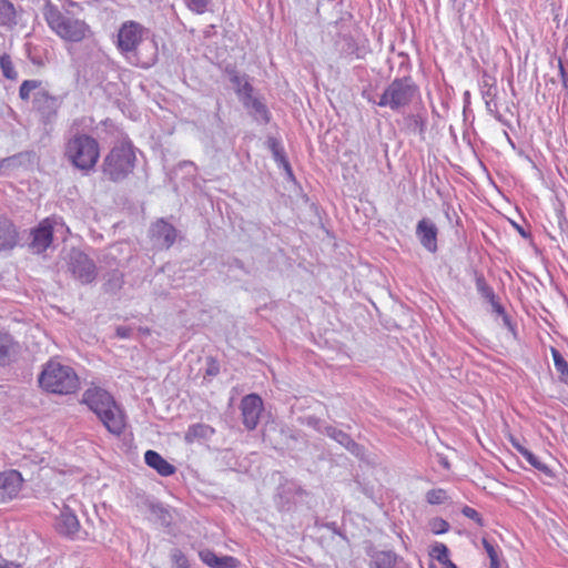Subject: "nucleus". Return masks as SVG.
I'll list each match as a JSON object with an SVG mask.
<instances>
[{"label":"nucleus","mask_w":568,"mask_h":568,"mask_svg":"<svg viewBox=\"0 0 568 568\" xmlns=\"http://www.w3.org/2000/svg\"><path fill=\"white\" fill-rule=\"evenodd\" d=\"M488 290H491V288L489 286H487L485 283H483L481 292H483L484 296L489 300Z\"/></svg>","instance_id":"obj_42"},{"label":"nucleus","mask_w":568,"mask_h":568,"mask_svg":"<svg viewBox=\"0 0 568 568\" xmlns=\"http://www.w3.org/2000/svg\"><path fill=\"white\" fill-rule=\"evenodd\" d=\"M42 16L49 29L63 41L78 43L93 34L85 20L62 11L51 0L44 2Z\"/></svg>","instance_id":"obj_2"},{"label":"nucleus","mask_w":568,"mask_h":568,"mask_svg":"<svg viewBox=\"0 0 568 568\" xmlns=\"http://www.w3.org/2000/svg\"><path fill=\"white\" fill-rule=\"evenodd\" d=\"M58 224L55 216L43 219L37 227L31 231L30 248L38 254L45 252L53 241V230Z\"/></svg>","instance_id":"obj_7"},{"label":"nucleus","mask_w":568,"mask_h":568,"mask_svg":"<svg viewBox=\"0 0 568 568\" xmlns=\"http://www.w3.org/2000/svg\"><path fill=\"white\" fill-rule=\"evenodd\" d=\"M0 568H22V566L12 561H6L4 564L0 565Z\"/></svg>","instance_id":"obj_41"},{"label":"nucleus","mask_w":568,"mask_h":568,"mask_svg":"<svg viewBox=\"0 0 568 568\" xmlns=\"http://www.w3.org/2000/svg\"><path fill=\"white\" fill-rule=\"evenodd\" d=\"M509 442L532 467H535L536 469L540 470L546 475H549L551 473L550 468L545 463L540 462L539 458L536 455H534L530 450L525 448L516 437L510 435Z\"/></svg>","instance_id":"obj_21"},{"label":"nucleus","mask_w":568,"mask_h":568,"mask_svg":"<svg viewBox=\"0 0 568 568\" xmlns=\"http://www.w3.org/2000/svg\"><path fill=\"white\" fill-rule=\"evenodd\" d=\"M144 462L149 467L153 468L159 475L164 477L171 476L176 471L175 466L169 463L155 450H146L144 454Z\"/></svg>","instance_id":"obj_18"},{"label":"nucleus","mask_w":568,"mask_h":568,"mask_svg":"<svg viewBox=\"0 0 568 568\" xmlns=\"http://www.w3.org/2000/svg\"><path fill=\"white\" fill-rule=\"evenodd\" d=\"M481 544L489 557V568H500L498 548L487 538H483Z\"/></svg>","instance_id":"obj_26"},{"label":"nucleus","mask_w":568,"mask_h":568,"mask_svg":"<svg viewBox=\"0 0 568 568\" xmlns=\"http://www.w3.org/2000/svg\"><path fill=\"white\" fill-rule=\"evenodd\" d=\"M81 402L85 404L97 417L101 416L103 410H108L116 403L109 392L97 386L85 389Z\"/></svg>","instance_id":"obj_9"},{"label":"nucleus","mask_w":568,"mask_h":568,"mask_svg":"<svg viewBox=\"0 0 568 568\" xmlns=\"http://www.w3.org/2000/svg\"><path fill=\"white\" fill-rule=\"evenodd\" d=\"M417 92L416 87L408 78L395 79L383 92L378 101L379 106L398 110L408 105Z\"/></svg>","instance_id":"obj_6"},{"label":"nucleus","mask_w":568,"mask_h":568,"mask_svg":"<svg viewBox=\"0 0 568 568\" xmlns=\"http://www.w3.org/2000/svg\"><path fill=\"white\" fill-rule=\"evenodd\" d=\"M151 234L152 237L159 241L165 248H169L174 244L178 235L175 227L163 219H160L152 224Z\"/></svg>","instance_id":"obj_15"},{"label":"nucleus","mask_w":568,"mask_h":568,"mask_svg":"<svg viewBox=\"0 0 568 568\" xmlns=\"http://www.w3.org/2000/svg\"><path fill=\"white\" fill-rule=\"evenodd\" d=\"M0 68L4 78L9 80H16L18 72L14 69L11 57L8 53L0 55Z\"/></svg>","instance_id":"obj_24"},{"label":"nucleus","mask_w":568,"mask_h":568,"mask_svg":"<svg viewBox=\"0 0 568 568\" xmlns=\"http://www.w3.org/2000/svg\"><path fill=\"white\" fill-rule=\"evenodd\" d=\"M448 499L447 491L443 488H434L427 491L426 500L430 505H440Z\"/></svg>","instance_id":"obj_28"},{"label":"nucleus","mask_w":568,"mask_h":568,"mask_svg":"<svg viewBox=\"0 0 568 568\" xmlns=\"http://www.w3.org/2000/svg\"><path fill=\"white\" fill-rule=\"evenodd\" d=\"M559 72L562 80V84L568 88V74L561 61H559Z\"/></svg>","instance_id":"obj_40"},{"label":"nucleus","mask_w":568,"mask_h":568,"mask_svg":"<svg viewBox=\"0 0 568 568\" xmlns=\"http://www.w3.org/2000/svg\"><path fill=\"white\" fill-rule=\"evenodd\" d=\"M0 14L6 16L9 19L14 18V7L9 0H0Z\"/></svg>","instance_id":"obj_36"},{"label":"nucleus","mask_w":568,"mask_h":568,"mask_svg":"<svg viewBox=\"0 0 568 568\" xmlns=\"http://www.w3.org/2000/svg\"><path fill=\"white\" fill-rule=\"evenodd\" d=\"M39 385L52 394L68 395L79 389L80 382L77 373L70 366L50 359L39 375Z\"/></svg>","instance_id":"obj_5"},{"label":"nucleus","mask_w":568,"mask_h":568,"mask_svg":"<svg viewBox=\"0 0 568 568\" xmlns=\"http://www.w3.org/2000/svg\"><path fill=\"white\" fill-rule=\"evenodd\" d=\"M136 162L135 149L131 141L124 140L108 152L102 162V174L111 182H121L133 173Z\"/></svg>","instance_id":"obj_4"},{"label":"nucleus","mask_w":568,"mask_h":568,"mask_svg":"<svg viewBox=\"0 0 568 568\" xmlns=\"http://www.w3.org/2000/svg\"><path fill=\"white\" fill-rule=\"evenodd\" d=\"M242 422L246 429L253 430L260 423L264 404L260 395L252 393L244 396L240 405Z\"/></svg>","instance_id":"obj_8"},{"label":"nucleus","mask_w":568,"mask_h":568,"mask_svg":"<svg viewBox=\"0 0 568 568\" xmlns=\"http://www.w3.org/2000/svg\"><path fill=\"white\" fill-rule=\"evenodd\" d=\"M144 34L145 28L141 23L133 20L124 21L116 32L114 44L133 65L149 69L156 61L158 48L152 43L148 54L142 55L140 48L143 44Z\"/></svg>","instance_id":"obj_1"},{"label":"nucleus","mask_w":568,"mask_h":568,"mask_svg":"<svg viewBox=\"0 0 568 568\" xmlns=\"http://www.w3.org/2000/svg\"><path fill=\"white\" fill-rule=\"evenodd\" d=\"M33 104L42 115L51 116L57 113V99L47 91L38 92L33 99Z\"/></svg>","instance_id":"obj_20"},{"label":"nucleus","mask_w":568,"mask_h":568,"mask_svg":"<svg viewBox=\"0 0 568 568\" xmlns=\"http://www.w3.org/2000/svg\"><path fill=\"white\" fill-rule=\"evenodd\" d=\"M158 514L164 521L169 523L172 519L170 511L163 507H158Z\"/></svg>","instance_id":"obj_39"},{"label":"nucleus","mask_w":568,"mask_h":568,"mask_svg":"<svg viewBox=\"0 0 568 568\" xmlns=\"http://www.w3.org/2000/svg\"><path fill=\"white\" fill-rule=\"evenodd\" d=\"M64 156L72 166L88 173L94 170L99 162L100 144L90 134L77 133L67 140Z\"/></svg>","instance_id":"obj_3"},{"label":"nucleus","mask_w":568,"mask_h":568,"mask_svg":"<svg viewBox=\"0 0 568 568\" xmlns=\"http://www.w3.org/2000/svg\"><path fill=\"white\" fill-rule=\"evenodd\" d=\"M186 7L194 13L202 14L206 12L211 0H184Z\"/></svg>","instance_id":"obj_32"},{"label":"nucleus","mask_w":568,"mask_h":568,"mask_svg":"<svg viewBox=\"0 0 568 568\" xmlns=\"http://www.w3.org/2000/svg\"><path fill=\"white\" fill-rule=\"evenodd\" d=\"M236 94L241 98L243 104H248L247 101L252 100L253 97V87L247 82L244 81L243 84L240 88H236Z\"/></svg>","instance_id":"obj_33"},{"label":"nucleus","mask_w":568,"mask_h":568,"mask_svg":"<svg viewBox=\"0 0 568 568\" xmlns=\"http://www.w3.org/2000/svg\"><path fill=\"white\" fill-rule=\"evenodd\" d=\"M54 528L58 534L73 538L80 529V521L69 506H64L57 517Z\"/></svg>","instance_id":"obj_14"},{"label":"nucleus","mask_w":568,"mask_h":568,"mask_svg":"<svg viewBox=\"0 0 568 568\" xmlns=\"http://www.w3.org/2000/svg\"><path fill=\"white\" fill-rule=\"evenodd\" d=\"M247 102L248 104H244L245 108L252 109L255 114L260 115L263 120L268 121V110L263 102H261L257 98H253Z\"/></svg>","instance_id":"obj_30"},{"label":"nucleus","mask_w":568,"mask_h":568,"mask_svg":"<svg viewBox=\"0 0 568 568\" xmlns=\"http://www.w3.org/2000/svg\"><path fill=\"white\" fill-rule=\"evenodd\" d=\"M462 514L474 520L479 527H483L484 526V520H483V517L480 516V514L473 507H469V506H464L462 508Z\"/></svg>","instance_id":"obj_34"},{"label":"nucleus","mask_w":568,"mask_h":568,"mask_svg":"<svg viewBox=\"0 0 568 568\" xmlns=\"http://www.w3.org/2000/svg\"><path fill=\"white\" fill-rule=\"evenodd\" d=\"M550 353H551V356L554 359L555 368L559 374L560 382L568 383V363H567V361L564 358V356L560 354V352L555 347L550 348Z\"/></svg>","instance_id":"obj_23"},{"label":"nucleus","mask_w":568,"mask_h":568,"mask_svg":"<svg viewBox=\"0 0 568 568\" xmlns=\"http://www.w3.org/2000/svg\"><path fill=\"white\" fill-rule=\"evenodd\" d=\"M210 430V427L202 424H195L189 427L187 432L185 433V440L187 443H193L197 438L205 437L207 435V432Z\"/></svg>","instance_id":"obj_27"},{"label":"nucleus","mask_w":568,"mask_h":568,"mask_svg":"<svg viewBox=\"0 0 568 568\" xmlns=\"http://www.w3.org/2000/svg\"><path fill=\"white\" fill-rule=\"evenodd\" d=\"M489 302L494 311L498 314H505V308L500 305V303L496 300V295L493 290H488Z\"/></svg>","instance_id":"obj_37"},{"label":"nucleus","mask_w":568,"mask_h":568,"mask_svg":"<svg viewBox=\"0 0 568 568\" xmlns=\"http://www.w3.org/2000/svg\"><path fill=\"white\" fill-rule=\"evenodd\" d=\"M244 81H246V80L243 77H241L239 73H236V72L232 73L231 82L235 85V89L240 88Z\"/></svg>","instance_id":"obj_38"},{"label":"nucleus","mask_w":568,"mask_h":568,"mask_svg":"<svg viewBox=\"0 0 568 568\" xmlns=\"http://www.w3.org/2000/svg\"><path fill=\"white\" fill-rule=\"evenodd\" d=\"M282 160H283V162L285 163V168H286L287 170H290V164L287 163V161H285L284 159H282Z\"/></svg>","instance_id":"obj_43"},{"label":"nucleus","mask_w":568,"mask_h":568,"mask_svg":"<svg viewBox=\"0 0 568 568\" xmlns=\"http://www.w3.org/2000/svg\"><path fill=\"white\" fill-rule=\"evenodd\" d=\"M326 434L346 448H349L351 446L354 445V442L349 437V435L341 429H337L335 427H327Z\"/></svg>","instance_id":"obj_25"},{"label":"nucleus","mask_w":568,"mask_h":568,"mask_svg":"<svg viewBox=\"0 0 568 568\" xmlns=\"http://www.w3.org/2000/svg\"><path fill=\"white\" fill-rule=\"evenodd\" d=\"M19 233L13 222L0 216V251H8L16 247Z\"/></svg>","instance_id":"obj_17"},{"label":"nucleus","mask_w":568,"mask_h":568,"mask_svg":"<svg viewBox=\"0 0 568 568\" xmlns=\"http://www.w3.org/2000/svg\"><path fill=\"white\" fill-rule=\"evenodd\" d=\"M18 344L13 337L0 331V365L9 364L17 355Z\"/></svg>","instance_id":"obj_19"},{"label":"nucleus","mask_w":568,"mask_h":568,"mask_svg":"<svg viewBox=\"0 0 568 568\" xmlns=\"http://www.w3.org/2000/svg\"><path fill=\"white\" fill-rule=\"evenodd\" d=\"M70 270L73 276L82 284H89L97 276V267L92 260L82 252H73L70 261Z\"/></svg>","instance_id":"obj_10"},{"label":"nucleus","mask_w":568,"mask_h":568,"mask_svg":"<svg viewBox=\"0 0 568 568\" xmlns=\"http://www.w3.org/2000/svg\"><path fill=\"white\" fill-rule=\"evenodd\" d=\"M22 476L18 470L0 473V504L16 498L22 487Z\"/></svg>","instance_id":"obj_12"},{"label":"nucleus","mask_w":568,"mask_h":568,"mask_svg":"<svg viewBox=\"0 0 568 568\" xmlns=\"http://www.w3.org/2000/svg\"><path fill=\"white\" fill-rule=\"evenodd\" d=\"M41 82L38 80H24L19 89V97L21 100L28 101L33 90L40 88Z\"/></svg>","instance_id":"obj_29"},{"label":"nucleus","mask_w":568,"mask_h":568,"mask_svg":"<svg viewBox=\"0 0 568 568\" xmlns=\"http://www.w3.org/2000/svg\"><path fill=\"white\" fill-rule=\"evenodd\" d=\"M429 556L437 560L442 568H458L449 558V549L443 542H435L429 550Z\"/></svg>","instance_id":"obj_22"},{"label":"nucleus","mask_w":568,"mask_h":568,"mask_svg":"<svg viewBox=\"0 0 568 568\" xmlns=\"http://www.w3.org/2000/svg\"><path fill=\"white\" fill-rule=\"evenodd\" d=\"M429 527L434 535L446 534L449 530V524L439 517L433 518L429 521Z\"/></svg>","instance_id":"obj_31"},{"label":"nucleus","mask_w":568,"mask_h":568,"mask_svg":"<svg viewBox=\"0 0 568 568\" xmlns=\"http://www.w3.org/2000/svg\"><path fill=\"white\" fill-rule=\"evenodd\" d=\"M172 560L176 568H190V564L186 556L179 549L173 551Z\"/></svg>","instance_id":"obj_35"},{"label":"nucleus","mask_w":568,"mask_h":568,"mask_svg":"<svg viewBox=\"0 0 568 568\" xmlns=\"http://www.w3.org/2000/svg\"><path fill=\"white\" fill-rule=\"evenodd\" d=\"M98 418L106 430L115 436L122 435L126 428L125 413L118 403L108 410H103Z\"/></svg>","instance_id":"obj_11"},{"label":"nucleus","mask_w":568,"mask_h":568,"mask_svg":"<svg viewBox=\"0 0 568 568\" xmlns=\"http://www.w3.org/2000/svg\"><path fill=\"white\" fill-rule=\"evenodd\" d=\"M416 235L422 246L430 253L437 252L438 229L429 219H422L416 225Z\"/></svg>","instance_id":"obj_13"},{"label":"nucleus","mask_w":568,"mask_h":568,"mask_svg":"<svg viewBox=\"0 0 568 568\" xmlns=\"http://www.w3.org/2000/svg\"><path fill=\"white\" fill-rule=\"evenodd\" d=\"M199 557L203 564L210 568H237L240 561L237 558L232 556L219 557L211 549H202L199 551Z\"/></svg>","instance_id":"obj_16"}]
</instances>
